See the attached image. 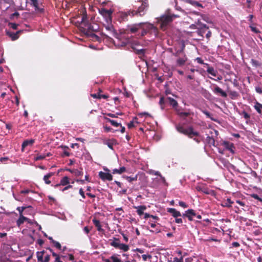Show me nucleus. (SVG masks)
<instances>
[{"label":"nucleus","instance_id":"1","mask_svg":"<svg viewBox=\"0 0 262 262\" xmlns=\"http://www.w3.org/2000/svg\"><path fill=\"white\" fill-rule=\"evenodd\" d=\"M193 114L189 111H182L181 110V133L193 139L196 143H199L202 140V136L199 132L195 130L191 125H185V124H190L192 122Z\"/></svg>","mask_w":262,"mask_h":262},{"label":"nucleus","instance_id":"2","mask_svg":"<svg viewBox=\"0 0 262 262\" xmlns=\"http://www.w3.org/2000/svg\"><path fill=\"white\" fill-rule=\"evenodd\" d=\"M82 13L81 25L82 26L81 27V31L85 34L89 35L90 33H93L94 29L93 26L89 22L86 10H82Z\"/></svg>","mask_w":262,"mask_h":262},{"label":"nucleus","instance_id":"3","mask_svg":"<svg viewBox=\"0 0 262 262\" xmlns=\"http://www.w3.org/2000/svg\"><path fill=\"white\" fill-rule=\"evenodd\" d=\"M141 33L140 36H144L148 33L154 34L157 35L158 32V29L154 26V25L149 23H141Z\"/></svg>","mask_w":262,"mask_h":262},{"label":"nucleus","instance_id":"4","mask_svg":"<svg viewBox=\"0 0 262 262\" xmlns=\"http://www.w3.org/2000/svg\"><path fill=\"white\" fill-rule=\"evenodd\" d=\"M148 7V4L144 2L142 3L141 5L139 7L137 10H132V11H130L129 13L132 14V17H142L145 14Z\"/></svg>","mask_w":262,"mask_h":262},{"label":"nucleus","instance_id":"5","mask_svg":"<svg viewBox=\"0 0 262 262\" xmlns=\"http://www.w3.org/2000/svg\"><path fill=\"white\" fill-rule=\"evenodd\" d=\"M178 17L176 15L165 14L160 17L159 23L160 24V28L165 30L166 26L172 21L173 19Z\"/></svg>","mask_w":262,"mask_h":262},{"label":"nucleus","instance_id":"6","mask_svg":"<svg viewBox=\"0 0 262 262\" xmlns=\"http://www.w3.org/2000/svg\"><path fill=\"white\" fill-rule=\"evenodd\" d=\"M30 4L33 7L35 11L37 14H42L45 12V6L43 5V0H29Z\"/></svg>","mask_w":262,"mask_h":262},{"label":"nucleus","instance_id":"7","mask_svg":"<svg viewBox=\"0 0 262 262\" xmlns=\"http://www.w3.org/2000/svg\"><path fill=\"white\" fill-rule=\"evenodd\" d=\"M99 13L103 17L107 24H111L112 22V14L114 11L110 9L107 10L104 8H99Z\"/></svg>","mask_w":262,"mask_h":262},{"label":"nucleus","instance_id":"8","mask_svg":"<svg viewBox=\"0 0 262 262\" xmlns=\"http://www.w3.org/2000/svg\"><path fill=\"white\" fill-rule=\"evenodd\" d=\"M190 28L191 29H198V34L202 37L203 36L205 31L208 29L206 25L202 24L199 20L195 24L191 25Z\"/></svg>","mask_w":262,"mask_h":262},{"label":"nucleus","instance_id":"9","mask_svg":"<svg viewBox=\"0 0 262 262\" xmlns=\"http://www.w3.org/2000/svg\"><path fill=\"white\" fill-rule=\"evenodd\" d=\"M36 256L38 262H49L50 259V255L44 250L37 252Z\"/></svg>","mask_w":262,"mask_h":262},{"label":"nucleus","instance_id":"10","mask_svg":"<svg viewBox=\"0 0 262 262\" xmlns=\"http://www.w3.org/2000/svg\"><path fill=\"white\" fill-rule=\"evenodd\" d=\"M130 11H132V10H129L126 12L119 11L117 13L118 20L120 23L127 21L128 16H130L132 17V14L129 13Z\"/></svg>","mask_w":262,"mask_h":262},{"label":"nucleus","instance_id":"11","mask_svg":"<svg viewBox=\"0 0 262 262\" xmlns=\"http://www.w3.org/2000/svg\"><path fill=\"white\" fill-rule=\"evenodd\" d=\"M142 25V24H141V23L135 24L130 26H128V29L126 30L131 33H136L138 31V30H141Z\"/></svg>","mask_w":262,"mask_h":262},{"label":"nucleus","instance_id":"12","mask_svg":"<svg viewBox=\"0 0 262 262\" xmlns=\"http://www.w3.org/2000/svg\"><path fill=\"white\" fill-rule=\"evenodd\" d=\"M166 103H169L170 105L172 106L173 108L176 109L177 113L178 115H180V113L179 110H178L176 107L178 106V103L177 101L173 98L167 97L166 98Z\"/></svg>","mask_w":262,"mask_h":262},{"label":"nucleus","instance_id":"13","mask_svg":"<svg viewBox=\"0 0 262 262\" xmlns=\"http://www.w3.org/2000/svg\"><path fill=\"white\" fill-rule=\"evenodd\" d=\"M100 178L103 181L107 180L111 181L113 180V176L109 172L100 171L99 172Z\"/></svg>","mask_w":262,"mask_h":262},{"label":"nucleus","instance_id":"14","mask_svg":"<svg viewBox=\"0 0 262 262\" xmlns=\"http://www.w3.org/2000/svg\"><path fill=\"white\" fill-rule=\"evenodd\" d=\"M196 189L198 191H201L205 194L211 195L214 194V191L212 190H211L204 186H198Z\"/></svg>","mask_w":262,"mask_h":262},{"label":"nucleus","instance_id":"15","mask_svg":"<svg viewBox=\"0 0 262 262\" xmlns=\"http://www.w3.org/2000/svg\"><path fill=\"white\" fill-rule=\"evenodd\" d=\"M196 214L192 209H188L183 214V216L184 217H187L190 221H192L193 220V217Z\"/></svg>","mask_w":262,"mask_h":262},{"label":"nucleus","instance_id":"16","mask_svg":"<svg viewBox=\"0 0 262 262\" xmlns=\"http://www.w3.org/2000/svg\"><path fill=\"white\" fill-rule=\"evenodd\" d=\"M132 48L134 50L135 53L139 56L140 58H142L145 55L146 49H138L136 47L135 45H133L132 46Z\"/></svg>","mask_w":262,"mask_h":262},{"label":"nucleus","instance_id":"17","mask_svg":"<svg viewBox=\"0 0 262 262\" xmlns=\"http://www.w3.org/2000/svg\"><path fill=\"white\" fill-rule=\"evenodd\" d=\"M25 221H27L29 224L32 223L31 220L23 216V215H19V217L16 222L17 226L18 227H20V225L23 224Z\"/></svg>","mask_w":262,"mask_h":262},{"label":"nucleus","instance_id":"18","mask_svg":"<svg viewBox=\"0 0 262 262\" xmlns=\"http://www.w3.org/2000/svg\"><path fill=\"white\" fill-rule=\"evenodd\" d=\"M223 146L228 150H229L231 153L233 154L234 151V144L232 143H231L228 141H224L223 143Z\"/></svg>","mask_w":262,"mask_h":262},{"label":"nucleus","instance_id":"19","mask_svg":"<svg viewBox=\"0 0 262 262\" xmlns=\"http://www.w3.org/2000/svg\"><path fill=\"white\" fill-rule=\"evenodd\" d=\"M214 89L212 90L215 94H220L223 97H227V95L225 92L223 91L216 85L214 84Z\"/></svg>","mask_w":262,"mask_h":262},{"label":"nucleus","instance_id":"20","mask_svg":"<svg viewBox=\"0 0 262 262\" xmlns=\"http://www.w3.org/2000/svg\"><path fill=\"white\" fill-rule=\"evenodd\" d=\"M35 142V140H25L21 145V151H24V149L28 146H32Z\"/></svg>","mask_w":262,"mask_h":262},{"label":"nucleus","instance_id":"21","mask_svg":"<svg viewBox=\"0 0 262 262\" xmlns=\"http://www.w3.org/2000/svg\"><path fill=\"white\" fill-rule=\"evenodd\" d=\"M109 241L110 242V245L116 249H117L119 244H120V239L116 237H113L112 239H110Z\"/></svg>","mask_w":262,"mask_h":262},{"label":"nucleus","instance_id":"22","mask_svg":"<svg viewBox=\"0 0 262 262\" xmlns=\"http://www.w3.org/2000/svg\"><path fill=\"white\" fill-rule=\"evenodd\" d=\"M66 170L72 173H73L75 176L79 177L82 176L83 174L82 169L80 168V170L76 169H67Z\"/></svg>","mask_w":262,"mask_h":262},{"label":"nucleus","instance_id":"23","mask_svg":"<svg viewBox=\"0 0 262 262\" xmlns=\"http://www.w3.org/2000/svg\"><path fill=\"white\" fill-rule=\"evenodd\" d=\"M93 224L98 231L101 232L104 231V230L102 228L100 221L96 218H94L92 220Z\"/></svg>","mask_w":262,"mask_h":262},{"label":"nucleus","instance_id":"24","mask_svg":"<svg viewBox=\"0 0 262 262\" xmlns=\"http://www.w3.org/2000/svg\"><path fill=\"white\" fill-rule=\"evenodd\" d=\"M254 108L259 115H262V104L257 101L254 103Z\"/></svg>","mask_w":262,"mask_h":262},{"label":"nucleus","instance_id":"25","mask_svg":"<svg viewBox=\"0 0 262 262\" xmlns=\"http://www.w3.org/2000/svg\"><path fill=\"white\" fill-rule=\"evenodd\" d=\"M21 32V31H18L16 33L14 32H8L7 34L9 35L12 39V40H16L19 37V33Z\"/></svg>","mask_w":262,"mask_h":262},{"label":"nucleus","instance_id":"26","mask_svg":"<svg viewBox=\"0 0 262 262\" xmlns=\"http://www.w3.org/2000/svg\"><path fill=\"white\" fill-rule=\"evenodd\" d=\"M137 209V212L138 215H141L144 214L143 211L146 209V207L144 205H140L137 207H135Z\"/></svg>","mask_w":262,"mask_h":262},{"label":"nucleus","instance_id":"27","mask_svg":"<svg viewBox=\"0 0 262 262\" xmlns=\"http://www.w3.org/2000/svg\"><path fill=\"white\" fill-rule=\"evenodd\" d=\"M167 211L172 214V215L174 217H178L180 215V212L179 211H177L174 208H168Z\"/></svg>","mask_w":262,"mask_h":262},{"label":"nucleus","instance_id":"28","mask_svg":"<svg viewBox=\"0 0 262 262\" xmlns=\"http://www.w3.org/2000/svg\"><path fill=\"white\" fill-rule=\"evenodd\" d=\"M69 183H70L69 178L67 176H65V177H63L60 181V184L62 186L67 185L69 184Z\"/></svg>","mask_w":262,"mask_h":262},{"label":"nucleus","instance_id":"29","mask_svg":"<svg viewBox=\"0 0 262 262\" xmlns=\"http://www.w3.org/2000/svg\"><path fill=\"white\" fill-rule=\"evenodd\" d=\"M126 171V168L124 166L120 167L119 169H114L113 170L112 173L113 174H121Z\"/></svg>","mask_w":262,"mask_h":262},{"label":"nucleus","instance_id":"30","mask_svg":"<svg viewBox=\"0 0 262 262\" xmlns=\"http://www.w3.org/2000/svg\"><path fill=\"white\" fill-rule=\"evenodd\" d=\"M53 175V172H50L43 177V180L46 184H50L51 182L49 180V178Z\"/></svg>","mask_w":262,"mask_h":262},{"label":"nucleus","instance_id":"31","mask_svg":"<svg viewBox=\"0 0 262 262\" xmlns=\"http://www.w3.org/2000/svg\"><path fill=\"white\" fill-rule=\"evenodd\" d=\"M104 119L106 120L107 122H110L113 126L118 127V126L121 125L120 123H118L117 121L112 120L108 118L105 117Z\"/></svg>","mask_w":262,"mask_h":262},{"label":"nucleus","instance_id":"32","mask_svg":"<svg viewBox=\"0 0 262 262\" xmlns=\"http://www.w3.org/2000/svg\"><path fill=\"white\" fill-rule=\"evenodd\" d=\"M117 249L123 250L124 252L127 251L129 250V246L124 244H119V247Z\"/></svg>","mask_w":262,"mask_h":262},{"label":"nucleus","instance_id":"33","mask_svg":"<svg viewBox=\"0 0 262 262\" xmlns=\"http://www.w3.org/2000/svg\"><path fill=\"white\" fill-rule=\"evenodd\" d=\"M207 72L213 76H216L217 74V71L213 67H208Z\"/></svg>","mask_w":262,"mask_h":262},{"label":"nucleus","instance_id":"34","mask_svg":"<svg viewBox=\"0 0 262 262\" xmlns=\"http://www.w3.org/2000/svg\"><path fill=\"white\" fill-rule=\"evenodd\" d=\"M233 203V202H232L230 199H227L226 201L222 203V206L223 207H230L231 206V204Z\"/></svg>","mask_w":262,"mask_h":262},{"label":"nucleus","instance_id":"35","mask_svg":"<svg viewBox=\"0 0 262 262\" xmlns=\"http://www.w3.org/2000/svg\"><path fill=\"white\" fill-rule=\"evenodd\" d=\"M116 142L115 140H107L105 142V144L111 149H113V145Z\"/></svg>","mask_w":262,"mask_h":262},{"label":"nucleus","instance_id":"36","mask_svg":"<svg viewBox=\"0 0 262 262\" xmlns=\"http://www.w3.org/2000/svg\"><path fill=\"white\" fill-rule=\"evenodd\" d=\"M105 28L107 30L109 31L111 33H116V32H115L114 27H113V25H112V23L107 24V25L106 26H105Z\"/></svg>","mask_w":262,"mask_h":262},{"label":"nucleus","instance_id":"37","mask_svg":"<svg viewBox=\"0 0 262 262\" xmlns=\"http://www.w3.org/2000/svg\"><path fill=\"white\" fill-rule=\"evenodd\" d=\"M49 250H50L51 252H52V255L55 257V262H62L61 260H60V256L58 254L53 252L51 249H49Z\"/></svg>","mask_w":262,"mask_h":262},{"label":"nucleus","instance_id":"38","mask_svg":"<svg viewBox=\"0 0 262 262\" xmlns=\"http://www.w3.org/2000/svg\"><path fill=\"white\" fill-rule=\"evenodd\" d=\"M138 116L140 117H145V118L147 117H152V116L147 112H142V113H139L138 114Z\"/></svg>","mask_w":262,"mask_h":262},{"label":"nucleus","instance_id":"39","mask_svg":"<svg viewBox=\"0 0 262 262\" xmlns=\"http://www.w3.org/2000/svg\"><path fill=\"white\" fill-rule=\"evenodd\" d=\"M112 262H122L121 260L116 256V255L114 254L110 257Z\"/></svg>","mask_w":262,"mask_h":262},{"label":"nucleus","instance_id":"40","mask_svg":"<svg viewBox=\"0 0 262 262\" xmlns=\"http://www.w3.org/2000/svg\"><path fill=\"white\" fill-rule=\"evenodd\" d=\"M46 157V156L45 154H43V155L37 154L36 156V157H35V160L36 161L41 160L44 159Z\"/></svg>","mask_w":262,"mask_h":262},{"label":"nucleus","instance_id":"41","mask_svg":"<svg viewBox=\"0 0 262 262\" xmlns=\"http://www.w3.org/2000/svg\"><path fill=\"white\" fill-rule=\"evenodd\" d=\"M89 36L91 37L92 39L95 41H99L100 40V37L94 33H90Z\"/></svg>","mask_w":262,"mask_h":262},{"label":"nucleus","instance_id":"42","mask_svg":"<svg viewBox=\"0 0 262 262\" xmlns=\"http://www.w3.org/2000/svg\"><path fill=\"white\" fill-rule=\"evenodd\" d=\"M241 115H243L244 118L247 120H249L250 118V116L247 113H246L245 111H243L241 113H240Z\"/></svg>","mask_w":262,"mask_h":262},{"label":"nucleus","instance_id":"43","mask_svg":"<svg viewBox=\"0 0 262 262\" xmlns=\"http://www.w3.org/2000/svg\"><path fill=\"white\" fill-rule=\"evenodd\" d=\"M165 103H166V98H164L163 97H161L159 101V104L161 105L162 108H163L164 106L163 105Z\"/></svg>","mask_w":262,"mask_h":262},{"label":"nucleus","instance_id":"44","mask_svg":"<svg viewBox=\"0 0 262 262\" xmlns=\"http://www.w3.org/2000/svg\"><path fill=\"white\" fill-rule=\"evenodd\" d=\"M8 26L13 29L16 30L17 29L18 25L15 23H9L8 24Z\"/></svg>","mask_w":262,"mask_h":262},{"label":"nucleus","instance_id":"45","mask_svg":"<svg viewBox=\"0 0 262 262\" xmlns=\"http://www.w3.org/2000/svg\"><path fill=\"white\" fill-rule=\"evenodd\" d=\"M126 180L129 182H132L133 181H137V176H136L135 177H126Z\"/></svg>","mask_w":262,"mask_h":262},{"label":"nucleus","instance_id":"46","mask_svg":"<svg viewBox=\"0 0 262 262\" xmlns=\"http://www.w3.org/2000/svg\"><path fill=\"white\" fill-rule=\"evenodd\" d=\"M53 244L54 245V246L58 249L59 250H60L61 248V245L60 244L57 242V241H55L53 242Z\"/></svg>","mask_w":262,"mask_h":262},{"label":"nucleus","instance_id":"47","mask_svg":"<svg viewBox=\"0 0 262 262\" xmlns=\"http://www.w3.org/2000/svg\"><path fill=\"white\" fill-rule=\"evenodd\" d=\"M250 28H251V31L255 33H258L260 32L258 29L252 25L250 26Z\"/></svg>","mask_w":262,"mask_h":262},{"label":"nucleus","instance_id":"48","mask_svg":"<svg viewBox=\"0 0 262 262\" xmlns=\"http://www.w3.org/2000/svg\"><path fill=\"white\" fill-rule=\"evenodd\" d=\"M142 257L143 260L145 261L147 260V258L150 259L151 258V256L149 254H143L142 255Z\"/></svg>","mask_w":262,"mask_h":262},{"label":"nucleus","instance_id":"49","mask_svg":"<svg viewBox=\"0 0 262 262\" xmlns=\"http://www.w3.org/2000/svg\"><path fill=\"white\" fill-rule=\"evenodd\" d=\"M19 16V14L18 12H14V13L12 14L11 15H10V19H13L14 18V17H18V16Z\"/></svg>","mask_w":262,"mask_h":262},{"label":"nucleus","instance_id":"50","mask_svg":"<svg viewBox=\"0 0 262 262\" xmlns=\"http://www.w3.org/2000/svg\"><path fill=\"white\" fill-rule=\"evenodd\" d=\"M26 207H18L17 210L19 211V215H23V212L25 210Z\"/></svg>","mask_w":262,"mask_h":262},{"label":"nucleus","instance_id":"51","mask_svg":"<svg viewBox=\"0 0 262 262\" xmlns=\"http://www.w3.org/2000/svg\"><path fill=\"white\" fill-rule=\"evenodd\" d=\"M251 196L253 198L259 201L260 202H262V199L260 198L257 194H252Z\"/></svg>","mask_w":262,"mask_h":262},{"label":"nucleus","instance_id":"52","mask_svg":"<svg viewBox=\"0 0 262 262\" xmlns=\"http://www.w3.org/2000/svg\"><path fill=\"white\" fill-rule=\"evenodd\" d=\"M195 61H196L198 63L202 64H205V63L204 62V61L200 57L196 58L195 59Z\"/></svg>","mask_w":262,"mask_h":262},{"label":"nucleus","instance_id":"53","mask_svg":"<svg viewBox=\"0 0 262 262\" xmlns=\"http://www.w3.org/2000/svg\"><path fill=\"white\" fill-rule=\"evenodd\" d=\"M100 95H101V94L99 93L92 94L91 95V97H92L94 98H96V99H100Z\"/></svg>","mask_w":262,"mask_h":262},{"label":"nucleus","instance_id":"54","mask_svg":"<svg viewBox=\"0 0 262 262\" xmlns=\"http://www.w3.org/2000/svg\"><path fill=\"white\" fill-rule=\"evenodd\" d=\"M79 194H80V195L82 196V198L83 199L85 198V195L84 192L82 188H80L79 189Z\"/></svg>","mask_w":262,"mask_h":262},{"label":"nucleus","instance_id":"55","mask_svg":"<svg viewBox=\"0 0 262 262\" xmlns=\"http://www.w3.org/2000/svg\"><path fill=\"white\" fill-rule=\"evenodd\" d=\"M255 91L257 93L260 94H262V89L259 86L255 87Z\"/></svg>","mask_w":262,"mask_h":262},{"label":"nucleus","instance_id":"56","mask_svg":"<svg viewBox=\"0 0 262 262\" xmlns=\"http://www.w3.org/2000/svg\"><path fill=\"white\" fill-rule=\"evenodd\" d=\"M73 187L72 185H68V186H66L65 187H64L62 190L61 191L62 192L68 190V189L69 188H72Z\"/></svg>","mask_w":262,"mask_h":262},{"label":"nucleus","instance_id":"57","mask_svg":"<svg viewBox=\"0 0 262 262\" xmlns=\"http://www.w3.org/2000/svg\"><path fill=\"white\" fill-rule=\"evenodd\" d=\"M104 128L106 132H109L112 131V130H113V129L111 127H110L109 126H104Z\"/></svg>","mask_w":262,"mask_h":262},{"label":"nucleus","instance_id":"58","mask_svg":"<svg viewBox=\"0 0 262 262\" xmlns=\"http://www.w3.org/2000/svg\"><path fill=\"white\" fill-rule=\"evenodd\" d=\"M127 126L128 128H131L133 127L134 126V122L130 121L129 123H128Z\"/></svg>","mask_w":262,"mask_h":262},{"label":"nucleus","instance_id":"59","mask_svg":"<svg viewBox=\"0 0 262 262\" xmlns=\"http://www.w3.org/2000/svg\"><path fill=\"white\" fill-rule=\"evenodd\" d=\"M37 243L39 244L40 246H41L44 243V242L41 239H38L37 241Z\"/></svg>","mask_w":262,"mask_h":262},{"label":"nucleus","instance_id":"60","mask_svg":"<svg viewBox=\"0 0 262 262\" xmlns=\"http://www.w3.org/2000/svg\"><path fill=\"white\" fill-rule=\"evenodd\" d=\"M106 115H107V116H108L110 117H112V118H117V116H116V114H112V113H108Z\"/></svg>","mask_w":262,"mask_h":262},{"label":"nucleus","instance_id":"61","mask_svg":"<svg viewBox=\"0 0 262 262\" xmlns=\"http://www.w3.org/2000/svg\"><path fill=\"white\" fill-rule=\"evenodd\" d=\"M84 230V231L86 233V234H88L89 233L90 231V230L89 229V227L86 226L83 229Z\"/></svg>","mask_w":262,"mask_h":262},{"label":"nucleus","instance_id":"62","mask_svg":"<svg viewBox=\"0 0 262 262\" xmlns=\"http://www.w3.org/2000/svg\"><path fill=\"white\" fill-rule=\"evenodd\" d=\"M233 247H238L239 246V244L237 242H233L232 244Z\"/></svg>","mask_w":262,"mask_h":262},{"label":"nucleus","instance_id":"63","mask_svg":"<svg viewBox=\"0 0 262 262\" xmlns=\"http://www.w3.org/2000/svg\"><path fill=\"white\" fill-rule=\"evenodd\" d=\"M135 251H137L139 253H144V250L142 249H140V248H137L136 249H135Z\"/></svg>","mask_w":262,"mask_h":262},{"label":"nucleus","instance_id":"64","mask_svg":"<svg viewBox=\"0 0 262 262\" xmlns=\"http://www.w3.org/2000/svg\"><path fill=\"white\" fill-rule=\"evenodd\" d=\"M102 261L103 262H111V259L110 258H102Z\"/></svg>","mask_w":262,"mask_h":262}]
</instances>
